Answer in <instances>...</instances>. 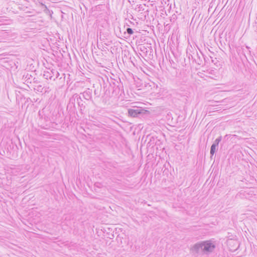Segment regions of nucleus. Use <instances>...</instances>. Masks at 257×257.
Masks as SVG:
<instances>
[{
    "label": "nucleus",
    "mask_w": 257,
    "mask_h": 257,
    "mask_svg": "<svg viewBox=\"0 0 257 257\" xmlns=\"http://www.w3.org/2000/svg\"><path fill=\"white\" fill-rule=\"evenodd\" d=\"M157 5L159 7L165 9L166 5L168 7L170 5L169 0H160V3Z\"/></svg>",
    "instance_id": "obj_10"
},
{
    "label": "nucleus",
    "mask_w": 257,
    "mask_h": 257,
    "mask_svg": "<svg viewBox=\"0 0 257 257\" xmlns=\"http://www.w3.org/2000/svg\"><path fill=\"white\" fill-rule=\"evenodd\" d=\"M109 82L112 93L116 95H121V93L123 92V86L120 78H118L117 79H115L110 78Z\"/></svg>",
    "instance_id": "obj_2"
},
{
    "label": "nucleus",
    "mask_w": 257,
    "mask_h": 257,
    "mask_svg": "<svg viewBox=\"0 0 257 257\" xmlns=\"http://www.w3.org/2000/svg\"><path fill=\"white\" fill-rule=\"evenodd\" d=\"M249 49L250 48L248 46H246L245 48L240 47L237 49V52L238 53L241 54L246 58V54H249L250 53Z\"/></svg>",
    "instance_id": "obj_8"
},
{
    "label": "nucleus",
    "mask_w": 257,
    "mask_h": 257,
    "mask_svg": "<svg viewBox=\"0 0 257 257\" xmlns=\"http://www.w3.org/2000/svg\"><path fill=\"white\" fill-rule=\"evenodd\" d=\"M1 22V21H0V22Z\"/></svg>",
    "instance_id": "obj_26"
},
{
    "label": "nucleus",
    "mask_w": 257,
    "mask_h": 257,
    "mask_svg": "<svg viewBox=\"0 0 257 257\" xmlns=\"http://www.w3.org/2000/svg\"><path fill=\"white\" fill-rule=\"evenodd\" d=\"M218 147L215 146V145H212L210 148V158L212 159V157L213 156L215 153L218 150Z\"/></svg>",
    "instance_id": "obj_12"
},
{
    "label": "nucleus",
    "mask_w": 257,
    "mask_h": 257,
    "mask_svg": "<svg viewBox=\"0 0 257 257\" xmlns=\"http://www.w3.org/2000/svg\"><path fill=\"white\" fill-rule=\"evenodd\" d=\"M37 91H42L43 87L42 85H38L37 86V88L36 89Z\"/></svg>",
    "instance_id": "obj_20"
},
{
    "label": "nucleus",
    "mask_w": 257,
    "mask_h": 257,
    "mask_svg": "<svg viewBox=\"0 0 257 257\" xmlns=\"http://www.w3.org/2000/svg\"><path fill=\"white\" fill-rule=\"evenodd\" d=\"M128 115L132 117L147 116L150 111L141 107H136L128 110Z\"/></svg>",
    "instance_id": "obj_3"
},
{
    "label": "nucleus",
    "mask_w": 257,
    "mask_h": 257,
    "mask_svg": "<svg viewBox=\"0 0 257 257\" xmlns=\"http://www.w3.org/2000/svg\"><path fill=\"white\" fill-rule=\"evenodd\" d=\"M156 138H155L154 137L151 136L150 135H148L147 136L146 141L148 140V145H149V146H151L152 145H154V144H155V140Z\"/></svg>",
    "instance_id": "obj_11"
},
{
    "label": "nucleus",
    "mask_w": 257,
    "mask_h": 257,
    "mask_svg": "<svg viewBox=\"0 0 257 257\" xmlns=\"http://www.w3.org/2000/svg\"><path fill=\"white\" fill-rule=\"evenodd\" d=\"M102 88L103 87V91L104 95H107L111 90V87L109 85V79L107 77H105V79L101 78Z\"/></svg>",
    "instance_id": "obj_5"
},
{
    "label": "nucleus",
    "mask_w": 257,
    "mask_h": 257,
    "mask_svg": "<svg viewBox=\"0 0 257 257\" xmlns=\"http://www.w3.org/2000/svg\"><path fill=\"white\" fill-rule=\"evenodd\" d=\"M192 59L193 61H194L196 64L200 65L202 64V59L200 57V56L198 55V53L196 52V54L194 57L191 55Z\"/></svg>",
    "instance_id": "obj_9"
},
{
    "label": "nucleus",
    "mask_w": 257,
    "mask_h": 257,
    "mask_svg": "<svg viewBox=\"0 0 257 257\" xmlns=\"http://www.w3.org/2000/svg\"><path fill=\"white\" fill-rule=\"evenodd\" d=\"M51 72L52 73V74L53 75L55 74L56 78H57L58 77V76L59 75V74L58 72L56 71L55 70H51Z\"/></svg>",
    "instance_id": "obj_19"
},
{
    "label": "nucleus",
    "mask_w": 257,
    "mask_h": 257,
    "mask_svg": "<svg viewBox=\"0 0 257 257\" xmlns=\"http://www.w3.org/2000/svg\"><path fill=\"white\" fill-rule=\"evenodd\" d=\"M23 80L27 83H32L33 77L31 75L27 73L26 75H24L23 78Z\"/></svg>",
    "instance_id": "obj_13"
},
{
    "label": "nucleus",
    "mask_w": 257,
    "mask_h": 257,
    "mask_svg": "<svg viewBox=\"0 0 257 257\" xmlns=\"http://www.w3.org/2000/svg\"><path fill=\"white\" fill-rule=\"evenodd\" d=\"M221 140L222 137L220 136L214 141L212 145H215V146L218 147V144L221 142Z\"/></svg>",
    "instance_id": "obj_15"
},
{
    "label": "nucleus",
    "mask_w": 257,
    "mask_h": 257,
    "mask_svg": "<svg viewBox=\"0 0 257 257\" xmlns=\"http://www.w3.org/2000/svg\"><path fill=\"white\" fill-rule=\"evenodd\" d=\"M76 102L80 108V110L82 111L85 108V105L84 102L83 101L80 95L77 93L74 94L71 98L70 99V102L73 104L74 106H75L74 103Z\"/></svg>",
    "instance_id": "obj_4"
},
{
    "label": "nucleus",
    "mask_w": 257,
    "mask_h": 257,
    "mask_svg": "<svg viewBox=\"0 0 257 257\" xmlns=\"http://www.w3.org/2000/svg\"><path fill=\"white\" fill-rule=\"evenodd\" d=\"M134 33V31L132 28H127L126 29V32H124V35H127V36H124L123 37L125 38H127V37H130L131 35H132Z\"/></svg>",
    "instance_id": "obj_14"
},
{
    "label": "nucleus",
    "mask_w": 257,
    "mask_h": 257,
    "mask_svg": "<svg viewBox=\"0 0 257 257\" xmlns=\"http://www.w3.org/2000/svg\"><path fill=\"white\" fill-rule=\"evenodd\" d=\"M216 247L215 243L211 240L201 241L194 244L190 248L191 251L195 254L202 252L208 254L212 252Z\"/></svg>",
    "instance_id": "obj_1"
},
{
    "label": "nucleus",
    "mask_w": 257,
    "mask_h": 257,
    "mask_svg": "<svg viewBox=\"0 0 257 257\" xmlns=\"http://www.w3.org/2000/svg\"><path fill=\"white\" fill-rule=\"evenodd\" d=\"M32 80L33 81L34 83H37L38 80L35 78L32 79Z\"/></svg>",
    "instance_id": "obj_22"
},
{
    "label": "nucleus",
    "mask_w": 257,
    "mask_h": 257,
    "mask_svg": "<svg viewBox=\"0 0 257 257\" xmlns=\"http://www.w3.org/2000/svg\"><path fill=\"white\" fill-rule=\"evenodd\" d=\"M221 140L222 137L220 136L214 141L212 145H215V146L218 147V144L221 142Z\"/></svg>",
    "instance_id": "obj_16"
},
{
    "label": "nucleus",
    "mask_w": 257,
    "mask_h": 257,
    "mask_svg": "<svg viewBox=\"0 0 257 257\" xmlns=\"http://www.w3.org/2000/svg\"><path fill=\"white\" fill-rule=\"evenodd\" d=\"M94 99L99 98L102 95V84L100 81L99 83L93 84Z\"/></svg>",
    "instance_id": "obj_6"
},
{
    "label": "nucleus",
    "mask_w": 257,
    "mask_h": 257,
    "mask_svg": "<svg viewBox=\"0 0 257 257\" xmlns=\"http://www.w3.org/2000/svg\"><path fill=\"white\" fill-rule=\"evenodd\" d=\"M92 90L90 88H86L84 91L81 93L80 94L82 95L83 97L86 100H90L93 103L94 100L92 98Z\"/></svg>",
    "instance_id": "obj_7"
},
{
    "label": "nucleus",
    "mask_w": 257,
    "mask_h": 257,
    "mask_svg": "<svg viewBox=\"0 0 257 257\" xmlns=\"http://www.w3.org/2000/svg\"><path fill=\"white\" fill-rule=\"evenodd\" d=\"M177 19V17L176 15H173L170 18V21L174 23L176 21Z\"/></svg>",
    "instance_id": "obj_18"
},
{
    "label": "nucleus",
    "mask_w": 257,
    "mask_h": 257,
    "mask_svg": "<svg viewBox=\"0 0 257 257\" xmlns=\"http://www.w3.org/2000/svg\"><path fill=\"white\" fill-rule=\"evenodd\" d=\"M139 8L140 9V11H141V10H143H143H144V9L143 8V6H142L141 5H140L139 6Z\"/></svg>",
    "instance_id": "obj_21"
},
{
    "label": "nucleus",
    "mask_w": 257,
    "mask_h": 257,
    "mask_svg": "<svg viewBox=\"0 0 257 257\" xmlns=\"http://www.w3.org/2000/svg\"><path fill=\"white\" fill-rule=\"evenodd\" d=\"M156 2V3H157V4H158V3H160V0H153V1H152V2Z\"/></svg>",
    "instance_id": "obj_23"
},
{
    "label": "nucleus",
    "mask_w": 257,
    "mask_h": 257,
    "mask_svg": "<svg viewBox=\"0 0 257 257\" xmlns=\"http://www.w3.org/2000/svg\"><path fill=\"white\" fill-rule=\"evenodd\" d=\"M227 137V135H226V136H225V137H224V138H226Z\"/></svg>",
    "instance_id": "obj_25"
},
{
    "label": "nucleus",
    "mask_w": 257,
    "mask_h": 257,
    "mask_svg": "<svg viewBox=\"0 0 257 257\" xmlns=\"http://www.w3.org/2000/svg\"><path fill=\"white\" fill-rule=\"evenodd\" d=\"M202 57L204 58V60H205V58L203 57V55L202 54Z\"/></svg>",
    "instance_id": "obj_24"
},
{
    "label": "nucleus",
    "mask_w": 257,
    "mask_h": 257,
    "mask_svg": "<svg viewBox=\"0 0 257 257\" xmlns=\"http://www.w3.org/2000/svg\"><path fill=\"white\" fill-rule=\"evenodd\" d=\"M44 77L46 79H48L49 78L50 79H51L52 78V76L51 75V73L48 71L44 72Z\"/></svg>",
    "instance_id": "obj_17"
}]
</instances>
